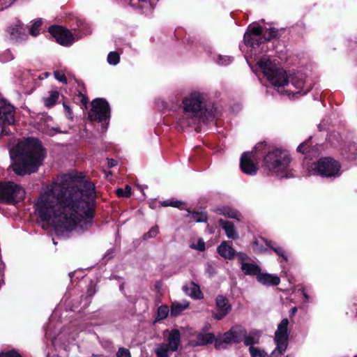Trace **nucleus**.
Here are the masks:
<instances>
[{"instance_id":"f257e3e1","label":"nucleus","mask_w":357,"mask_h":357,"mask_svg":"<svg viewBox=\"0 0 357 357\" xmlns=\"http://www.w3.org/2000/svg\"><path fill=\"white\" fill-rule=\"evenodd\" d=\"M94 199L93 183L70 173L43 189L36 210L58 236H65L72 230L84 231L91 225Z\"/></svg>"},{"instance_id":"f03ea898","label":"nucleus","mask_w":357,"mask_h":357,"mask_svg":"<svg viewBox=\"0 0 357 357\" xmlns=\"http://www.w3.org/2000/svg\"><path fill=\"white\" fill-rule=\"evenodd\" d=\"M10 156L15 160L13 169L18 175L36 172L45 158L40 142L33 138L18 143L10 151Z\"/></svg>"},{"instance_id":"7ed1b4c3","label":"nucleus","mask_w":357,"mask_h":357,"mask_svg":"<svg viewBox=\"0 0 357 357\" xmlns=\"http://www.w3.org/2000/svg\"><path fill=\"white\" fill-rule=\"evenodd\" d=\"M258 65L264 75L276 87L286 86V91L294 94L301 93L302 91L305 94L310 90V84L305 82V77L302 73H298L287 78L284 70L278 68L266 56L259 60Z\"/></svg>"},{"instance_id":"20e7f679","label":"nucleus","mask_w":357,"mask_h":357,"mask_svg":"<svg viewBox=\"0 0 357 357\" xmlns=\"http://www.w3.org/2000/svg\"><path fill=\"white\" fill-rule=\"evenodd\" d=\"M183 114L178 123L181 128L190 126L197 123L206 111L204 98L199 92L190 93L183 100Z\"/></svg>"},{"instance_id":"39448f33","label":"nucleus","mask_w":357,"mask_h":357,"mask_svg":"<svg viewBox=\"0 0 357 357\" xmlns=\"http://www.w3.org/2000/svg\"><path fill=\"white\" fill-rule=\"evenodd\" d=\"M290 158L287 152L274 149L265 156L264 166L270 172L280 178L289 177L288 167Z\"/></svg>"},{"instance_id":"423d86ee","label":"nucleus","mask_w":357,"mask_h":357,"mask_svg":"<svg viewBox=\"0 0 357 357\" xmlns=\"http://www.w3.org/2000/svg\"><path fill=\"white\" fill-rule=\"evenodd\" d=\"M25 195L24 188L13 181L0 183V202L2 203L14 204L23 200Z\"/></svg>"},{"instance_id":"0eeeda50","label":"nucleus","mask_w":357,"mask_h":357,"mask_svg":"<svg viewBox=\"0 0 357 357\" xmlns=\"http://www.w3.org/2000/svg\"><path fill=\"white\" fill-rule=\"evenodd\" d=\"M288 325L289 321L287 319H283L278 324V328L275 332L274 338L276 347L272 351L270 357L281 356L285 352L289 340Z\"/></svg>"},{"instance_id":"6e6552de","label":"nucleus","mask_w":357,"mask_h":357,"mask_svg":"<svg viewBox=\"0 0 357 357\" xmlns=\"http://www.w3.org/2000/svg\"><path fill=\"white\" fill-rule=\"evenodd\" d=\"M15 109L3 99H0V137L10 133L9 126L15 123Z\"/></svg>"},{"instance_id":"1a4fd4ad","label":"nucleus","mask_w":357,"mask_h":357,"mask_svg":"<svg viewBox=\"0 0 357 357\" xmlns=\"http://www.w3.org/2000/svg\"><path fill=\"white\" fill-rule=\"evenodd\" d=\"M340 165L331 158H322L312 165V169L314 173L321 176L331 177L340 175Z\"/></svg>"},{"instance_id":"9d476101","label":"nucleus","mask_w":357,"mask_h":357,"mask_svg":"<svg viewBox=\"0 0 357 357\" xmlns=\"http://www.w3.org/2000/svg\"><path fill=\"white\" fill-rule=\"evenodd\" d=\"M91 109L89 112L91 121H107L110 116V108L108 102L102 98H96L91 102Z\"/></svg>"},{"instance_id":"9b49d317","label":"nucleus","mask_w":357,"mask_h":357,"mask_svg":"<svg viewBox=\"0 0 357 357\" xmlns=\"http://www.w3.org/2000/svg\"><path fill=\"white\" fill-rule=\"evenodd\" d=\"M180 333L178 330H172L168 337L167 343H161L157 345L155 351L158 357H169V352L178 349L181 341Z\"/></svg>"},{"instance_id":"f8f14e48","label":"nucleus","mask_w":357,"mask_h":357,"mask_svg":"<svg viewBox=\"0 0 357 357\" xmlns=\"http://www.w3.org/2000/svg\"><path fill=\"white\" fill-rule=\"evenodd\" d=\"M263 144L256 146L251 152L244 153L241 158L240 166L242 172L245 174L254 175L257 171V151L262 147Z\"/></svg>"},{"instance_id":"ddd939ff","label":"nucleus","mask_w":357,"mask_h":357,"mask_svg":"<svg viewBox=\"0 0 357 357\" xmlns=\"http://www.w3.org/2000/svg\"><path fill=\"white\" fill-rule=\"evenodd\" d=\"M49 32L55 38L56 42L63 46L71 45L76 40L81 38L73 34L66 28L61 26H52L49 29Z\"/></svg>"},{"instance_id":"4468645a","label":"nucleus","mask_w":357,"mask_h":357,"mask_svg":"<svg viewBox=\"0 0 357 357\" xmlns=\"http://www.w3.org/2000/svg\"><path fill=\"white\" fill-rule=\"evenodd\" d=\"M247 334L246 331L240 326L231 328L222 337V342L226 344L238 343L243 340Z\"/></svg>"},{"instance_id":"2eb2a0df","label":"nucleus","mask_w":357,"mask_h":357,"mask_svg":"<svg viewBox=\"0 0 357 357\" xmlns=\"http://www.w3.org/2000/svg\"><path fill=\"white\" fill-rule=\"evenodd\" d=\"M216 309L213 312L215 319L220 320L223 319L231 310V305L228 300L223 296H218L215 300Z\"/></svg>"},{"instance_id":"dca6fc26","label":"nucleus","mask_w":357,"mask_h":357,"mask_svg":"<svg viewBox=\"0 0 357 357\" xmlns=\"http://www.w3.org/2000/svg\"><path fill=\"white\" fill-rule=\"evenodd\" d=\"M9 35L10 40L15 42H20L27 38L26 29L21 22H17L10 28Z\"/></svg>"},{"instance_id":"f3484780","label":"nucleus","mask_w":357,"mask_h":357,"mask_svg":"<svg viewBox=\"0 0 357 357\" xmlns=\"http://www.w3.org/2000/svg\"><path fill=\"white\" fill-rule=\"evenodd\" d=\"M217 251L222 257L228 260L234 259L236 255V251L228 241L222 242L217 248Z\"/></svg>"},{"instance_id":"a211bd4d","label":"nucleus","mask_w":357,"mask_h":357,"mask_svg":"<svg viewBox=\"0 0 357 357\" xmlns=\"http://www.w3.org/2000/svg\"><path fill=\"white\" fill-rule=\"evenodd\" d=\"M257 280L264 285H278L280 279L276 275L261 273V271L257 277Z\"/></svg>"},{"instance_id":"6ab92c4d","label":"nucleus","mask_w":357,"mask_h":357,"mask_svg":"<svg viewBox=\"0 0 357 357\" xmlns=\"http://www.w3.org/2000/svg\"><path fill=\"white\" fill-rule=\"evenodd\" d=\"M219 223L225 230V234L229 238L237 239L238 238V233L236 232L234 225L231 222L220 219L219 220Z\"/></svg>"},{"instance_id":"aec40b11","label":"nucleus","mask_w":357,"mask_h":357,"mask_svg":"<svg viewBox=\"0 0 357 357\" xmlns=\"http://www.w3.org/2000/svg\"><path fill=\"white\" fill-rule=\"evenodd\" d=\"M183 289L186 294L192 298L197 299L202 298V293L199 287L194 282H190V284L184 286Z\"/></svg>"},{"instance_id":"412c9836","label":"nucleus","mask_w":357,"mask_h":357,"mask_svg":"<svg viewBox=\"0 0 357 357\" xmlns=\"http://www.w3.org/2000/svg\"><path fill=\"white\" fill-rule=\"evenodd\" d=\"M241 268L245 275H256L257 277L261 271L257 265L252 263H243Z\"/></svg>"},{"instance_id":"4be33fe9","label":"nucleus","mask_w":357,"mask_h":357,"mask_svg":"<svg viewBox=\"0 0 357 357\" xmlns=\"http://www.w3.org/2000/svg\"><path fill=\"white\" fill-rule=\"evenodd\" d=\"M244 41L246 45L255 48L259 47V45L262 43V38L261 36L259 37H255L252 34L245 33Z\"/></svg>"},{"instance_id":"5701e85b","label":"nucleus","mask_w":357,"mask_h":357,"mask_svg":"<svg viewBox=\"0 0 357 357\" xmlns=\"http://www.w3.org/2000/svg\"><path fill=\"white\" fill-rule=\"evenodd\" d=\"M188 307V302L174 303L172 305L171 316L177 317Z\"/></svg>"},{"instance_id":"b1692460","label":"nucleus","mask_w":357,"mask_h":357,"mask_svg":"<svg viewBox=\"0 0 357 357\" xmlns=\"http://www.w3.org/2000/svg\"><path fill=\"white\" fill-rule=\"evenodd\" d=\"M217 213L223 215L231 218L238 219V213L229 207H222L216 209Z\"/></svg>"},{"instance_id":"393cba45","label":"nucleus","mask_w":357,"mask_h":357,"mask_svg":"<svg viewBox=\"0 0 357 357\" xmlns=\"http://www.w3.org/2000/svg\"><path fill=\"white\" fill-rule=\"evenodd\" d=\"M59 94L56 91H50V96L47 98H44V104L46 107H52L57 101Z\"/></svg>"},{"instance_id":"a878e982","label":"nucleus","mask_w":357,"mask_h":357,"mask_svg":"<svg viewBox=\"0 0 357 357\" xmlns=\"http://www.w3.org/2000/svg\"><path fill=\"white\" fill-rule=\"evenodd\" d=\"M190 248L193 250L203 252L206 249L205 242L201 238H193L190 241Z\"/></svg>"},{"instance_id":"bb28decb","label":"nucleus","mask_w":357,"mask_h":357,"mask_svg":"<svg viewBox=\"0 0 357 357\" xmlns=\"http://www.w3.org/2000/svg\"><path fill=\"white\" fill-rule=\"evenodd\" d=\"M214 335L212 333H199L197 335L198 344L204 345L211 343L214 340Z\"/></svg>"},{"instance_id":"cd10ccee","label":"nucleus","mask_w":357,"mask_h":357,"mask_svg":"<svg viewBox=\"0 0 357 357\" xmlns=\"http://www.w3.org/2000/svg\"><path fill=\"white\" fill-rule=\"evenodd\" d=\"M262 243H265L268 246H270V243L263 238L256 240L253 243V250L255 252L262 253L266 251V249L262 246Z\"/></svg>"},{"instance_id":"c85d7f7f","label":"nucleus","mask_w":357,"mask_h":357,"mask_svg":"<svg viewBox=\"0 0 357 357\" xmlns=\"http://www.w3.org/2000/svg\"><path fill=\"white\" fill-rule=\"evenodd\" d=\"M278 31L275 28L266 29L263 30L262 36L264 40H269L277 36Z\"/></svg>"},{"instance_id":"c756f323","label":"nucleus","mask_w":357,"mask_h":357,"mask_svg":"<svg viewBox=\"0 0 357 357\" xmlns=\"http://www.w3.org/2000/svg\"><path fill=\"white\" fill-rule=\"evenodd\" d=\"M249 351L252 357H266L267 356V353L264 350L253 346L250 347Z\"/></svg>"},{"instance_id":"7c9ffc66","label":"nucleus","mask_w":357,"mask_h":357,"mask_svg":"<svg viewBox=\"0 0 357 357\" xmlns=\"http://www.w3.org/2000/svg\"><path fill=\"white\" fill-rule=\"evenodd\" d=\"M263 29L257 24L251 25L248 27V31L245 33L252 34L255 37L261 36Z\"/></svg>"},{"instance_id":"2f4dec72","label":"nucleus","mask_w":357,"mask_h":357,"mask_svg":"<svg viewBox=\"0 0 357 357\" xmlns=\"http://www.w3.org/2000/svg\"><path fill=\"white\" fill-rule=\"evenodd\" d=\"M169 307L167 305H161L158 309V314H157V319H165L169 314Z\"/></svg>"},{"instance_id":"473e14b6","label":"nucleus","mask_w":357,"mask_h":357,"mask_svg":"<svg viewBox=\"0 0 357 357\" xmlns=\"http://www.w3.org/2000/svg\"><path fill=\"white\" fill-rule=\"evenodd\" d=\"M41 24H42L41 20H38L35 21L29 29L30 34L33 36H38L39 33V31H40L39 28L41 26Z\"/></svg>"},{"instance_id":"72a5a7b5","label":"nucleus","mask_w":357,"mask_h":357,"mask_svg":"<svg viewBox=\"0 0 357 357\" xmlns=\"http://www.w3.org/2000/svg\"><path fill=\"white\" fill-rule=\"evenodd\" d=\"M120 57L118 53L116 52H111L107 56V62L110 65L116 66L119 63Z\"/></svg>"},{"instance_id":"f704fd0d","label":"nucleus","mask_w":357,"mask_h":357,"mask_svg":"<svg viewBox=\"0 0 357 357\" xmlns=\"http://www.w3.org/2000/svg\"><path fill=\"white\" fill-rule=\"evenodd\" d=\"M190 218L196 222H204L207 220L206 215L203 213H193Z\"/></svg>"},{"instance_id":"c9c22d12","label":"nucleus","mask_w":357,"mask_h":357,"mask_svg":"<svg viewBox=\"0 0 357 357\" xmlns=\"http://www.w3.org/2000/svg\"><path fill=\"white\" fill-rule=\"evenodd\" d=\"M116 192L118 197H128L131 195V188L129 185H126L125 189L119 188Z\"/></svg>"},{"instance_id":"e433bc0d","label":"nucleus","mask_w":357,"mask_h":357,"mask_svg":"<svg viewBox=\"0 0 357 357\" xmlns=\"http://www.w3.org/2000/svg\"><path fill=\"white\" fill-rule=\"evenodd\" d=\"M14 58L10 50H6L0 55V60L1 62H8L13 60Z\"/></svg>"},{"instance_id":"4c0bfd02","label":"nucleus","mask_w":357,"mask_h":357,"mask_svg":"<svg viewBox=\"0 0 357 357\" xmlns=\"http://www.w3.org/2000/svg\"><path fill=\"white\" fill-rule=\"evenodd\" d=\"M232 61V58L228 56L219 55L217 59V62L220 65L227 66Z\"/></svg>"},{"instance_id":"58836bf2","label":"nucleus","mask_w":357,"mask_h":357,"mask_svg":"<svg viewBox=\"0 0 357 357\" xmlns=\"http://www.w3.org/2000/svg\"><path fill=\"white\" fill-rule=\"evenodd\" d=\"M164 206H173L176 208H180L183 203L181 201H165L162 204Z\"/></svg>"},{"instance_id":"ea45409f","label":"nucleus","mask_w":357,"mask_h":357,"mask_svg":"<svg viewBox=\"0 0 357 357\" xmlns=\"http://www.w3.org/2000/svg\"><path fill=\"white\" fill-rule=\"evenodd\" d=\"M238 258V260L239 261L241 264V266H242L243 263H248L247 261L249 259V257L248 255H246L244 252H236V255Z\"/></svg>"},{"instance_id":"a19ab883","label":"nucleus","mask_w":357,"mask_h":357,"mask_svg":"<svg viewBox=\"0 0 357 357\" xmlns=\"http://www.w3.org/2000/svg\"><path fill=\"white\" fill-rule=\"evenodd\" d=\"M116 355L117 357H131L129 350L123 347L119 349Z\"/></svg>"},{"instance_id":"79ce46f5","label":"nucleus","mask_w":357,"mask_h":357,"mask_svg":"<svg viewBox=\"0 0 357 357\" xmlns=\"http://www.w3.org/2000/svg\"><path fill=\"white\" fill-rule=\"evenodd\" d=\"M243 340H244V343L245 345L250 347L257 342V340L255 337L252 336H247V334Z\"/></svg>"},{"instance_id":"37998d69","label":"nucleus","mask_w":357,"mask_h":357,"mask_svg":"<svg viewBox=\"0 0 357 357\" xmlns=\"http://www.w3.org/2000/svg\"><path fill=\"white\" fill-rule=\"evenodd\" d=\"M269 247H271V248L274 250L277 255L281 256L284 259L287 260L284 251L281 248H275L271 245Z\"/></svg>"},{"instance_id":"c03bdc74","label":"nucleus","mask_w":357,"mask_h":357,"mask_svg":"<svg viewBox=\"0 0 357 357\" xmlns=\"http://www.w3.org/2000/svg\"><path fill=\"white\" fill-rule=\"evenodd\" d=\"M54 75L55 78L58 81H59V82H61L62 83H66L67 82V79H66V77L64 74H62V73H61L59 72H54Z\"/></svg>"},{"instance_id":"a18cd8bd","label":"nucleus","mask_w":357,"mask_h":357,"mask_svg":"<svg viewBox=\"0 0 357 357\" xmlns=\"http://www.w3.org/2000/svg\"><path fill=\"white\" fill-rule=\"evenodd\" d=\"M158 231L159 230L158 227H152L146 234V236L149 238H153L158 234Z\"/></svg>"},{"instance_id":"49530a36","label":"nucleus","mask_w":357,"mask_h":357,"mask_svg":"<svg viewBox=\"0 0 357 357\" xmlns=\"http://www.w3.org/2000/svg\"><path fill=\"white\" fill-rule=\"evenodd\" d=\"M63 107H64V109H65L66 117L70 119H73V112H72V109L65 102H63Z\"/></svg>"},{"instance_id":"de8ad7c7","label":"nucleus","mask_w":357,"mask_h":357,"mask_svg":"<svg viewBox=\"0 0 357 357\" xmlns=\"http://www.w3.org/2000/svg\"><path fill=\"white\" fill-rule=\"evenodd\" d=\"M0 357H21L15 351H8V352H3L0 354Z\"/></svg>"},{"instance_id":"09e8293b","label":"nucleus","mask_w":357,"mask_h":357,"mask_svg":"<svg viewBox=\"0 0 357 357\" xmlns=\"http://www.w3.org/2000/svg\"><path fill=\"white\" fill-rule=\"evenodd\" d=\"M306 146H307V142H305L302 144H301L298 148H297V151L298 152H301V153H305L307 150V148H306Z\"/></svg>"},{"instance_id":"8fccbe9b","label":"nucleus","mask_w":357,"mask_h":357,"mask_svg":"<svg viewBox=\"0 0 357 357\" xmlns=\"http://www.w3.org/2000/svg\"><path fill=\"white\" fill-rule=\"evenodd\" d=\"M117 164V162L114 159H109L108 160V166L109 167H113L116 166Z\"/></svg>"},{"instance_id":"3c124183","label":"nucleus","mask_w":357,"mask_h":357,"mask_svg":"<svg viewBox=\"0 0 357 357\" xmlns=\"http://www.w3.org/2000/svg\"><path fill=\"white\" fill-rule=\"evenodd\" d=\"M220 344H221V342H215V347H216L217 348H219V347H220Z\"/></svg>"},{"instance_id":"603ef678","label":"nucleus","mask_w":357,"mask_h":357,"mask_svg":"<svg viewBox=\"0 0 357 357\" xmlns=\"http://www.w3.org/2000/svg\"><path fill=\"white\" fill-rule=\"evenodd\" d=\"M291 311H292V314H294L296 312V307L292 308Z\"/></svg>"},{"instance_id":"864d4df0","label":"nucleus","mask_w":357,"mask_h":357,"mask_svg":"<svg viewBox=\"0 0 357 357\" xmlns=\"http://www.w3.org/2000/svg\"><path fill=\"white\" fill-rule=\"evenodd\" d=\"M52 241H53V243H54V244H56V243L55 242V241H54V238L52 239Z\"/></svg>"}]
</instances>
